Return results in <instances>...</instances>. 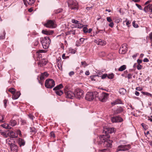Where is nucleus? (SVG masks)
<instances>
[{
	"instance_id": "nucleus-1",
	"label": "nucleus",
	"mask_w": 152,
	"mask_h": 152,
	"mask_svg": "<svg viewBox=\"0 0 152 152\" xmlns=\"http://www.w3.org/2000/svg\"><path fill=\"white\" fill-rule=\"evenodd\" d=\"M110 136L108 134L101 135L97 137L98 144L101 145L103 143V146L107 147H111L112 140H109Z\"/></svg>"
},
{
	"instance_id": "nucleus-2",
	"label": "nucleus",
	"mask_w": 152,
	"mask_h": 152,
	"mask_svg": "<svg viewBox=\"0 0 152 152\" xmlns=\"http://www.w3.org/2000/svg\"><path fill=\"white\" fill-rule=\"evenodd\" d=\"M99 96V94L96 91L88 92L86 94L85 98L86 100L91 101Z\"/></svg>"
},
{
	"instance_id": "nucleus-3",
	"label": "nucleus",
	"mask_w": 152,
	"mask_h": 152,
	"mask_svg": "<svg viewBox=\"0 0 152 152\" xmlns=\"http://www.w3.org/2000/svg\"><path fill=\"white\" fill-rule=\"evenodd\" d=\"M40 41L44 48L47 49L49 47L50 42V40L48 37H45L40 38Z\"/></svg>"
},
{
	"instance_id": "nucleus-4",
	"label": "nucleus",
	"mask_w": 152,
	"mask_h": 152,
	"mask_svg": "<svg viewBox=\"0 0 152 152\" xmlns=\"http://www.w3.org/2000/svg\"><path fill=\"white\" fill-rule=\"evenodd\" d=\"M68 6L70 9L75 10H77L78 8V3L73 0H68L67 1Z\"/></svg>"
},
{
	"instance_id": "nucleus-5",
	"label": "nucleus",
	"mask_w": 152,
	"mask_h": 152,
	"mask_svg": "<svg viewBox=\"0 0 152 152\" xmlns=\"http://www.w3.org/2000/svg\"><path fill=\"white\" fill-rule=\"evenodd\" d=\"M55 83L54 80L51 79H49L46 80L45 86L47 88H51L54 87Z\"/></svg>"
},
{
	"instance_id": "nucleus-6",
	"label": "nucleus",
	"mask_w": 152,
	"mask_h": 152,
	"mask_svg": "<svg viewBox=\"0 0 152 152\" xmlns=\"http://www.w3.org/2000/svg\"><path fill=\"white\" fill-rule=\"evenodd\" d=\"M109 94L105 93H102L99 94L98 98L100 101L102 102H106L108 97Z\"/></svg>"
},
{
	"instance_id": "nucleus-7",
	"label": "nucleus",
	"mask_w": 152,
	"mask_h": 152,
	"mask_svg": "<svg viewBox=\"0 0 152 152\" xmlns=\"http://www.w3.org/2000/svg\"><path fill=\"white\" fill-rule=\"evenodd\" d=\"M44 26L47 28H54L56 27V25L54 21L51 20H48L43 24Z\"/></svg>"
},
{
	"instance_id": "nucleus-8",
	"label": "nucleus",
	"mask_w": 152,
	"mask_h": 152,
	"mask_svg": "<svg viewBox=\"0 0 152 152\" xmlns=\"http://www.w3.org/2000/svg\"><path fill=\"white\" fill-rule=\"evenodd\" d=\"M83 91L80 88H77L74 92V96L80 99L83 97Z\"/></svg>"
},
{
	"instance_id": "nucleus-9",
	"label": "nucleus",
	"mask_w": 152,
	"mask_h": 152,
	"mask_svg": "<svg viewBox=\"0 0 152 152\" xmlns=\"http://www.w3.org/2000/svg\"><path fill=\"white\" fill-rule=\"evenodd\" d=\"M63 88V86L61 84H59L57 86L54 88L53 90L55 91V92L58 95L61 96L63 94V92L60 90Z\"/></svg>"
},
{
	"instance_id": "nucleus-10",
	"label": "nucleus",
	"mask_w": 152,
	"mask_h": 152,
	"mask_svg": "<svg viewBox=\"0 0 152 152\" xmlns=\"http://www.w3.org/2000/svg\"><path fill=\"white\" fill-rule=\"evenodd\" d=\"M131 148V145L129 144L120 145L118 146L117 149V151H125L129 150Z\"/></svg>"
},
{
	"instance_id": "nucleus-11",
	"label": "nucleus",
	"mask_w": 152,
	"mask_h": 152,
	"mask_svg": "<svg viewBox=\"0 0 152 152\" xmlns=\"http://www.w3.org/2000/svg\"><path fill=\"white\" fill-rule=\"evenodd\" d=\"M11 140H13L11 138H8L6 140V142L9 145L12 150L16 151L18 150V147L14 144L10 142Z\"/></svg>"
},
{
	"instance_id": "nucleus-12",
	"label": "nucleus",
	"mask_w": 152,
	"mask_h": 152,
	"mask_svg": "<svg viewBox=\"0 0 152 152\" xmlns=\"http://www.w3.org/2000/svg\"><path fill=\"white\" fill-rule=\"evenodd\" d=\"M127 44L125 43L122 45L119 50V53L120 54H124L126 52L127 50Z\"/></svg>"
},
{
	"instance_id": "nucleus-13",
	"label": "nucleus",
	"mask_w": 152,
	"mask_h": 152,
	"mask_svg": "<svg viewBox=\"0 0 152 152\" xmlns=\"http://www.w3.org/2000/svg\"><path fill=\"white\" fill-rule=\"evenodd\" d=\"M111 121L113 123L121 122L123 121V119L119 116H115L111 118Z\"/></svg>"
},
{
	"instance_id": "nucleus-14",
	"label": "nucleus",
	"mask_w": 152,
	"mask_h": 152,
	"mask_svg": "<svg viewBox=\"0 0 152 152\" xmlns=\"http://www.w3.org/2000/svg\"><path fill=\"white\" fill-rule=\"evenodd\" d=\"M103 132L106 135L107 134H111L114 132V128H104Z\"/></svg>"
},
{
	"instance_id": "nucleus-15",
	"label": "nucleus",
	"mask_w": 152,
	"mask_h": 152,
	"mask_svg": "<svg viewBox=\"0 0 152 152\" xmlns=\"http://www.w3.org/2000/svg\"><path fill=\"white\" fill-rule=\"evenodd\" d=\"M65 93L67 98L72 99L74 96V92L73 93L71 91H66Z\"/></svg>"
},
{
	"instance_id": "nucleus-16",
	"label": "nucleus",
	"mask_w": 152,
	"mask_h": 152,
	"mask_svg": "<svg viewBox=\"0 0 152 152\" xmlns=\"http://www.w3.org/2000/svg\"><path fill=\"white\" fill-rule=\"evenodd\" d=\"M94 41L95 43L98 45H104L106 44L105 41H102L100 39H95Z\"/></svg>"
},
{
	"instance_id": "nucleus-17",
	"label": "nucleus",
	"mask_w": 152,
	"mask_h": 152,
	"mask_svg": "<svg viewBox=\"0 0 152 152\" xmlns=\"http://www.w3.org/2000/svg\"><path fill=\"white\" fill-rule=\"evenodd\" d=\"M47 63V60L46 59H43L42 61H39L38 64L39 66L41 67L45 65Z\"/></svg>"
},
{
	"instance_id": "nucleus-18",
	"label": "nucleus",
	"mask_w": 152,
	"mask_h": 152,
	"mask_svg": "<svg viewBox=\"0 0 152 152\" xmlns=\"http://www.w3.org/2000/svg\"><path fill=\"white\" fill-rule=\"evenodd\" d=\"M151 4H149L148 6L145 7L144 10L146 12L151 13L152 10L151 7Z\"/></svg>"
},
{
	"instance_id": "nucleus-19",
	"label": "nucleus",
	"mask_w": 152,
	"mask_h": 152,
	"mask_svg": "<svg viewBox=\"0 0 152 152\" xmlns=\"http://www.w3.org/2000/svg\"><path fill=\"white\" fill-rule=\"evenodd\" d=\"M24 4L26 6H27V4L29 5H31L33 4L34 2V0H23Z\"/></svg>"
},
{
	"instance_id": "nucleus-20",
	"label": "nucleus",
	"mask_w": 152,
	"mask_h": 152,
	"mask_svg": "<svg viewBox=\"0 0 152 152\" xmlns=\"http://www.w3.org/2000/svg\"><path fill=\"white\" fill-rule=\"evenodd\" d=\"M20 95V92H17L12 95V98L13 99H16L19 97Z\"/></svg>"
},
{
	"instance_id": "nucleus-21",
	"label": "nucleus",
	"mask_w": 152,
	"mask_h": 152,
	"mask_svg": "<svg viewBox=\"0 0 152 152\" xmlns=\"http://www.w3.org/2000/svg\"><path fill=\"white\" fill-rule=\"evenodd\" d=\"M48 75V74L46 72L42 73L40 76V79L41 80H43L45 79V77H47Z\"/></svg>"
},
{
	"instance_id": "nucleus-22",
	"label": "nucleus",
	"mask_w": 152,
	"mask_h": 152,
	"mask_svg": "<svg viewBox=\"0 0 152 152\" xmlns=\"http://www.w3.org/2000/svg\"><path fill=\"white\" fill-rule=\"evenodd\" d=\"M42 34L47 35H50L53 34V31H48L47 30H42Z\"/></svg>"
},
{
	"instance_id": "nucleus-23",
	"label": "nucleus",
	"mask_w": 152,
	"mask_h": 152,
	"mask_svg": "<svg viewBox=\"0 0 152 152\" xmlns=\"http://www.w3.org/2000/svg\"><path fill=\"white\" fill-rule=\"evenodd\" d=\"M18 143L20 146H24L25 143V142L23 139L19 138L18 140Z\"/></svg>"
},
{
	"instance_id": "nucleus-24",
	"label": "nucleus",
	"mask_w": 152,
	"mask_h": 152,
	"mask_svg": "<svg viewBox=\"0 0 152 152\" xmlns=\"http://www.w3.org/2000/svg\"><path fill=\"white\" fill-rule=\"evenodd\" d=\"M113 19L114 20L115 23H117L121 22L122 21V19L121 18L117 17H114Z\"/></svg>"
},
{
	"instance_id": "nucleus-25",
	"label": "nucleus",
	"mask_w": 152,
	"mask_h": 152,
	"mask_svg": "<svg viewBox=\"0 0 152 152\" xmlns=\"http://www.w3.org/2000/svg\"><path fill=\"white\" fill-rule=\"evenodd\" d=\"M1 126L6 129H10L12 128L11 126L7 124H2L1 125Z\"/></svg>"
},
{
	"instance_id": "nucleus-26",
	"label": "nucleus",
	"mask_w": 152,
	"mask_h": 152,
	"mask_svg": "<svg viewBox=\"0 0 152 152\" xmlns=\"http://www.w3.org/2000/svg\"><path fill=\"white\" fill-rule=\"evenodd\" d=\"M30 132H31L33 135H34L37 132V130L34 127H31L30 128Z\"/></svg>"
},
{
	"instance_id": "nucleus-27",
	"label": "nucleus",
	"mask_w": 152,
	"mask_h": 152,
	"mask_svg": "<svg viewBox=\"0 0 152 152\" xmlns=\"http://www.w3.org/2000/svg\"><path fill=\"white\" fill-rule=\"evenodd\" d=\"M121 101L119 99H116L115 101L111 103V104L113 105H115L117 104H121Z\"/></svg>"
},
{
	"instance_id": "nucleus-28",
	"label": "nucleus",
	"mask_w": 152,
	"mask_h": 152,
	"mask_svg": "<svg viewBox=\"0 0 152 152\" xmlns=\"http://www.w3.org/2000/svg\"><path fill=\"white\" fill-rule=\"evenodd\" d=\"M17 123L16 121L15 120H11L10 122V124L11 126H14L16 125Z\"/></svg>"
},
{
	"instance_id": "nucleus-29",
	"label": "nucleus",
	"mask_w": 152,
	"mask_h": 152,
	"mask_svg": "<svg viewBox=\"0 0 152 152\" xmlns=\"http://www.w3.org/2000/svg\"><path fill=\"white\" fill-rule=\"evenodd\" d=\"M46 51L45 50H38L37 51V55H38V56L40 57H41V54L40 53H45Z\"/></svg>"
},
{
	"instance_id": "nucleus-30",
	"label": "nucleus",
	"mask_w": 152,
	"mask_h": 152,
	"mask_svg": "<svg viewBox=\"0 0 152 152\" xmlns=\"http://www.w3.org/2000/svg\"><path fill=\"white\" fill-rule=\"evenodd\" d=\"M126 92V90L124 88H120L119 90V93L122 95L125 94Z\"/></svg>"
},
{
	"instance_id": "nucleus-31",
	"label": "nucleus",
	"mask_w": 152,
	"mask_h": 152,
	"mask_svg": "<svg viewBox=\"0 0 152 152\" xmlns=\"http://www.w3.org/2000/svg\"><path fill=\"white\" fill-rule=\"evenodd\" d=\"M10 134L12 138H16L18 137V135H16L15 133L12 131H10Z\"/></svg>"
},
{
	"instance_id": "nucleus-32",
	"label": "nucleus",
	"mask_w": 152,
	"mask_h": 152,
	"mask_svg": "<svg viewBox=\"0 0 152 152\" xmlns=\"http://www.w3.org/2000/svg\"><path fill=\"white\" fill-rule=\"evenodd\" d=\"M126 69V66L125 65H123L118 69V70L119 71H122Z\"/></svg>"
},
{
	"instance_id": "nucleus-33",
	"label": "nucleus",
	"mask_w": 152,
	"mask_h": 152,
	"mask_svg": "<svg viewBox=\"0 0 152 152\" xmlns=\"http://www.w3.org/2000/svg\"><path fill=\"white\" fill-rule=\"evenodd\" d=\"M0 134L4 137L6 138L8 137V134H6V133L5 132H2L0 130Z\"/></svg>"
},
{
	"instance_id": "nucleus-34",
	"label": "nucleus",
	"mask_w": 152,
	"mask_h": 152,
	"mask_svg": "<svg viewBox=\"0 0 152 152\" xmlns=\"http://www.w3.org/2000/svg\"><path fill=\"white\" fill-rule=\"evenodd\" d=\"M123 110L122 108L120 107L117 109L116 110V113L117 114L120 113L123 111Z\"/></svg>"
},
{
	"instance_id": "nucleus-35",
	"label": "nucleus",
	"mask_w": 152,
	"mask_h": 152,
	"mask_svg": "<svg viewBox=\"0 0 152 152\" xmlns=\"http://www.w3.org/2000/svg\"><path fill=\"white\" fill-rule=\"evenodd\" d=\"M142 93L144 95H146V96H149L151 97L152 98V94H151L149 93H148V92H143V91H142Z\"/></svg>"
},
{
	"instance_id": "nucleus-36",
	"label": "nucleus",
	"mask_w": 152,
	"mask_h": 152,
	"mask_svg": "<svg viewBox=\"0 0 152 152\" xmlns=\"http://www.w3.org/2000/svg\"><path fill=\"white\" fill-rule=\"evenodd\" d=\"M97 75H94L90 77V79L91 80L96 81V80Z\"/></svg>"
},
{
	"instance_id": "nucleus-37",
	"label": "nucleus",
	"mask_w": 152,
	"mask_h": 152,
	"mask_svg": "<svg viewBox=\"0 0 152 152\" xmlns=\"http://www.w3.org/2000/svg\"><path fill=\"white\" fill-rule=\"evenodd\" d=\"M114 76L113 74L111 73L110 74H108L107 75V77L109 79H112L113 78Z\"/></svg>"
},
{
	"instance_id": "nucleus-38",
	"label": "nucleus",
	"mask_w": 152,
	"mask_h": 152,
	"mask_svg": "<svg viewBox=\"0 0 152 152\" xmlns=\"http://www.w3.org/2000/svg\"><path fill=\"white\" fill-rule=\"evenodd\" d=\"M132 74L131 73H129L128 74L127 76H125V77L127 78L128 80H129L132 78Z\"/></svg>"
},
{
	"instance_id": "nucleus-39",
	"label": "nucleus",
	"mask_w": 152,
	"mask_h": 152,
	"mask_svg": "<svg viewBox=\"0 0 152 152\" xmlns=\"http://www.w3.org/2000/svg\"><path fill=\"white\" fill-rule=\"evenodd\" d=\"M83 26V25L82 24H80V23H78L76 25V27L78 28H81Z\"/></svg>"
},
{
	"instance_id": "nucleus-40",
	"label": "nucleus",
	"mask_w": 152,
	"mask_h": 152,
	"mask_svg": "<svg viewBox=\"0 0 152 152\" xmlns=\"http://www.w3.org/2000/svg\"><path fill=\"white\" fill-rule=\"evenodd\" d=\"M4 115H0V123H2L4 122Z\"/></svg>"
},
{
	"instance_id": "nucleus-41",
	"label": "nucleus",
	"mask_w": 152,
	"mask_h": 152,
	"mask_svg": "<svg viewBox=\"0 0 152 152\" xmlns=\"http://www.w3.org/2000/svg\"><path fill=\"white\" fill-rule=\"evenodd\" d=\"M99 151L100 152H110V151L109 150L107 149L100 150H99Z\"/></svg>"
},
{
	"instance_id": "nucleus-42",
	"label": "nucleus",
	"mask_w": 152,
	"mask_h": 152,
	"mask_svg": "<svg viewBox=\"0 0 152 152\" xmlns=\"http://www.w3.org/2000/svg\"><path fill=\"white\" fill-rule=\"evenodd\" d=\"M9 91L10 92H11L12 94H14L15 92V90L13 88H11L9 89Z\"/></svg>"
},
{
	"instance_id": "nucleus-43",
	"label": "nucleus",
	"mask_w": 152,
	"mask_h": 152,
	"mask_svg": "<svg viewBox=\"0 0 152 152\" xmlns=\"http://www.w3.org/2000/svg\"><path fill=\"white\" fill-rule=\"evenodd\" d=\"M105 28H104L103 30H99L98 31H96V34H98L99 32L103 33L104 32H105Z\"/></svg>"
},
{
	"instance_id": "nucleus-44",
	"label": "nucleus",
	"mask_w": 152,
	"mask_h": 152,
	"mask_svg": "<svg viewBox=\"0 0 152 152\" xmlns=\"http://www.w3.org/2000/svg\"><path fill=\"white\" fill-rule=\"evenodd\" d=\"M69 51H70V53L72 54H75V53L76 52V50H75L71 48H69Z\"/></svg>"
},
{
	"instance_id": "nucleus-45",
	"label": "nucleus",
	"mask_w": 152,
	"mask_h": 152,
	"mask_svg": "<svg viewBox=\"0 0 152 152\" xmlns=\"http://www.w3.org/2000/svg\"><path fill=\"white\" fill-rule=\"evenodd\" d=\"M5 32L4 31H3L2 35L0 36V39H3L5 38Z\"/></svg>"
},
{
	"instance_id": "nucleus-46",
	"label": "nucleus",
	"mask_w": 152,
	"mask_h": 152,
	"mask_svg": "<svg viewBox=\"0 0 152 152\" xmlns=\"http://www.w3.org/2000/svg\"><path fill=\"white\" fill-rule=\"evenodd\" d=\"M141 125L143 129L145 130H146L148 128V126L144 123H142Z\"/></svg>"
},
{
	"instance_id": "nucleus-47",
	"label": "nucleus",
	"mask_w": 152,
	"mask_h": 152,
	"mask_svg": "<svg viewBox=\"0 0 152 152\" xmlns=\"http://www.w3.org/2000/svg\"><path fill=\"white\" fill-rule=\"evenodd\" d=\"M62 11V10L61 9H59L57 10H55L54 11V12L56 14H58L59 13L61 12Z\"/></svg>"
},
{
	"instance_id": "nucleus-48",
	"label": "nucleus",
	"mask_w": 152,
	"mask_h": 152,
	"mask_svg": "<svg viewBox=\"0 0 152 152\" xmlns=\"http://www.w3.org/2000/svg\"><path fill=\"white\" fill-rule=\"evenodd\" d=\"M58 66V68L60 70H62V66L61 64V62H59V63H58L57 64Z\"/></svg>"
},
{
	"instance_id": "nucleus-49",
	"label": "nucleus",
	"mask_w": 152,
	"mask_h": 152,
	"mask_svg": "<svg viewBox=\"0 0 152 152\" xmlns=\"http://www.w3.org/2000/svg\"><path fill=\"white\" fill-rule=\"evenodd\" d=\"M135 20L133 21L132 23L133 26L134 28H137L138 27V25L135 23Z\"/></svg>"
},
{
	"instance_id": "nucleus-50",
	"label": "nucleus",
	"mask_w": 152,
	"mask_h": 152,
	"mask_svg": "<svg viewBox=\"0 0 152 152\" xmlns=\"http://www.w3.org/2000/svg\"><path fill=\"white\" fill-rule=\"evenodd\" d=\"M16 133L17 134L16 135H18V134H19L20 137L22 136V134H21V132L20 131V130H17L16 132Z\"/></svg>"
},
{
	"instance_id": "nucleus-51",
	"label": "nucleus",
	"mask_w": 152,
	"mask_h": 152,
	"mask_svg": "<svg viewBox=\"0 0 152 152\" xmlns=\"http://www.w3.org/2000/svg\"><path fill=\"white\" fill-rule=\"evenodd\" d=\"M142 67L143 66L142 65L140 64H138L137 66V69L139 70H141L142 69Z\"/></svg>"
},
{
	"instance_id": "nucleus-52",
	"label": "nucleus",
	"mask_w": 152,
	"mask_h": 152,
	"mask_svg": "<svg viewBox=\"0 0 152 152\" xmlns=\"http://www.w3.org/2000/svg\"><path fill=\"white\" fill-rule=\"evenodd\" d=\"M88 30V28L86 26L84 27L83 29V32L85 33H87Z\"/></svg>"
},
{
	"instance_id": "nucleus-53",
	"label": "nucleus",
	"mask_w": 152,
	"mask_h": 152,
	"mask_svg": "<svg viewBox=\"0 0 152 152\" xmlns=\"http://www.w3.org/2000/svg\"><path fill=\"white\" fill-rule=\"evenodd\" d=\"M127 19H126L125 21L126 22V26L128 27H129V25L131 23V22L129 20H127Z\"/></svg>"
},
{
	"instance_id": "nucleus-54",
	"label": "nucleus",
	"mask_w": 152,
	"mask_h": 152,
	"mask_svg": "<svg viewBox=\"0 0 152 152\" xmlns=\"http://www.w3.org/2000/svg\"><path fill=\"white\" fill-rule=\"evenodd\" d=\"M136 6L140 10H142V8L141 6L137 4H135Z\"/></svg>"
},
{
	"instance_id": "nucleus-55",
	"label": "nucleus",
	"mask_w": 152,
	"mask_h": 152,
	"mask_svg": "<svg viewBox=\"0 0 152 152\" xmlns=\"http://www.w3.org/2000/svg\"><path fill=\"white\" fill-rule=\"evenodd\" d=\"M72 23H75V24H77L79 22L78 21L75 20L74 19H73L72 20Z\"/></svg>"
},
{
	"instance_id": "nucleus-56",
	"label": "nucleus",
	"mask_w": 152,
	"mask_h": 152,
	"mask_svg": "<svg viewBox=\"0 0 152 152\" xmlns=\"http://www.w3.org/2000/svg\"><path fill=\"white\" fill-rule=\"evenodd\" d=\"M107 20L109 22H112V20L110 17H107Z\"/></svg>"
},
{
	"instance_id": "nucleus-57",
	"label": "nucleus",
	"mask_w": 152,
	"mask_h": 152,
	"mask_svg": "<svg viewBox=\"0 0 152 152\" xmlns=\"http://www.w3.org/2000/svg\"><path fill=\"white\" fill-rule=\"evenodd\" d=\"M81 65L84 67H85L87 65L86 61H82L81 62Z\"/></svg>"
},
{
	"instance_id": "nucleus-58",
	"label": "nucleus",
	"mask_w": 152,
	"mask_h": 152,
	"mask_svg": "<svg viewBox=\"0 0 152 152\" xmlns=\"http://www.w3.org/2000/svg\"><path fill=\"white\" fill-rule=\"evenodd\" d=\"M69 87L68 86H66L64 88V93L66 92V91H69Z\"/></svg>"
},
{
	"instance_id": "nucleus-59",
	"label": "nucleus",
	"mask_w": 152,
	"mask_h": 152,
	"mask_svg": "<svg viewBox=\"0 0 152 152\" xmlns=\"http://www.w3.org/2000/svg\"><path fill=\"white\" fill-rule=\"evenodd\" d=\"M76 30L71 31L70 32V34H73V35H75V32L76 31Z\"/></svg>"
},
{
	"instance_id": "nucleus-60",
	"label": "nucleus",
	"mask_w": 152,
	"mask_h": 152,
	"mask_svg": "<svg viewBox=\"0 0 152 152\" xmlns=\"http://www.w3.org/2000/svg\"><path fill=\"white\" fill-rule=\"evenodd\" d=\"M21 124L23 125H24L26 124V120H21Z\"/></svg>"
},
{
	"instance_id": "nucleus-61",
	"label": "nucleus",
	"mask_w": 152,
	"mask_h": 152,
	"mask_svg": "<svg viewBox=\"0 0 152 152\" xmlns=\"http://www.w3.org/2000/svg\"><path fill=\"white\" fill-rule=\"evenodd\" d=\"M109 24V26L111 28H113L114 25L113 22L112 21Z\"/></svg>"
},
{
	"instance_id": "nucleus-62",
	"label": "nucleus",
	"mask_w": 152,
	"mask_h": 152,
	"mask_svg": "<svg viewBox=\"0 0 152 152\" xmlns=\"http://www.w3.org/2000/svg\"><path fill=\"white\" fill-rule=\"evenodd\" d=\"M50 136L53 138L55 137V135L54 133L53 132H50Z\"/></svg>"
},
{
	"instance_id": "nucleus-63",
	"label": "nucleus",
	"mask_w": 152,
	"mask_h": 152,
	"mask_svg": "<svg viewBox=\"0 0 152 152\" xmlns=\"http://www.w3.org/2000/svg\"><path fill=\"white\" fill-rule=\"evenodd\" d=\"M4 106L5 107H6L7 106V100L5 99L4 100Z\"/></svg>"
},
{
	"instance_id": "nucleus-64",
	"label": "nucleus",
	"mask_w": 152,
	"mask_h": 152,
	"mask_svg": "<svg viewBox=\"0 0 152 152\" xmlns=\"http://www.w3.org/2000/svg\"><path fill=\"white\" fill-rule=\"evenodd\" d=\"M75 73L73 71H71L69 72V76H72V75H73Z\"/></svg>"
}]
</instances>
